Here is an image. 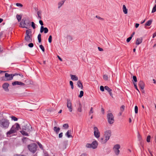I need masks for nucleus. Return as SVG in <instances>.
I'll return each mask as SVG.
<instances>
[{
	"instance_id": "f257e3e1",
	"label": "nucleus",
	"mask_w": 156,
	"mask_h": 156,
	"mask_svg": "<svg viewBox=\"0 0 156 156\" xmlns=\"http://www.w3.org/2000/svg\"><path fill=\"white\" fill-rule=\"evenodd\" d=\"M20 128L19 124L18 123H16L13 125L6 133L7 136L8 137H10L13 135V134L16 133Z\"/></svg>"
},
{
	"instance_id": "f03ea898",
	"label": "nucleus",
	"mask_w": 156,
	"mask_h": 156,
	"mask_svg": "<svg viewBox=\"0 0 156 156\" xmlns=\"http://www.w3.org/2000/svg\"><path fill=\"white\" fill-rule=\"evenodd\" d=\"M9 120L6 119H2L0 120V126L2 128H7L9 126Z\"/></svg>"
},
{
	"instance_id": "7ed1b4c3",
	"label": "nucleus",
	"mask_w": 156,
	"mask_h": 156,
	"mask_svg": "<svg viewBox=\"0 0 156 156\" xmlns=\"http://www.w3.org/2000/svg\"><path fill=\"white\" fill-rule=\"evenodd\" d=\"M28 148L31 152L34 153L37 151V146L35 144L33 143L28 145Z\"/></svg>"
},
{
	"instance_id": "20e7f679",
	"label": "nucleus",
	"mask_w": 156,
	"mask_h": 156,
	"mask_svg": "<svg viewBox=\"0 0 156 156\" xmlns=\"http://www.w3.org/2000/svg\"><path fill=\"white\" fill-rule=\"evenodd\" d=\"M20 25L22 27L28 29L30 26V22L23 20L20 23Z\"/></svg>"
},
{
	"instance_id": "39448f33",
	"label": "nucleus",
	"mask_w": 156,
	"mask_h": 156,
	"mask_svg": "<svg viewBox=\"0 0 156 156\" xmlns=\"http://www.w3.org/2000/svg\"><path fill=\"white\" fill-rule=\"evenodd\" d=\"M108 121L109 123L112 124L114 121L113 115L112 113H109L107 115Z\"/></svg>"
},
{
	"instance_id": "423d86ee",
	"label": "nucleus",
	"mask_w": 156,
	"mask_h": 156,
	"mask_svg": "<svg viewBox=\"0 0 156 156\" xmlns=\"http://www.w3.org/2000/svg\"><path fill=\"white\" fill-rule=\"evenodd\" d=\"M26 35L25 39H29L33 38L31 32L30 30H27L26 32Z\"/></svg>"
},
{
	"instance_id": "0eeeda50",
	"label": "nucleus",
	"mask_w": 156,
	"mask_h": 156,
	"mask_svg": "<svg viewBox=\"0 0 156 156\" xmlns=\"http://www.w3.org/2000/svg\"><path fill=\"white\" fill-rule=\"evenodd\" d=\"M120 148V146L119 144L115 145L113 147V150L117 155L119 154V153L120 151L119 149Z\"/></svg>"
},
{
	"instance_id": "6e6552de",
	"label": "nucleus",
	"mask_w": 156,
	"mask_h": 156,
	"mask_svg": "<svg viewBox=\"0 0 156 156\" xmlns=\"http://www.w3.org/2000/svg\"><path fill=\"white\" fill-rule=\"evenodd\" d=\"M94 129L95 136L97 138H99L100 136V133L98 128L96 127H94Z\"/></svg>"
},
{
	"instance_id": "1a4fd4ad",
	"label": "nucleus",
	"mask_w": 156,
	"mask_h": 156,
	"mask_svg": "<svg viewBox=\"0 0 156 156\" xmlns=\"http://www.w3.org/2000/svg\"><path fill=\"white\" fill-rule=\"evenodd\" d=\"M5 76L6 78V80H12L13 78V75L12 74H9L8 73H5Z\"/></svg>"
},
{
	"instance_id": "9d476101",
	"label": "nucleus",
	"mask_w": 156,
	"mask_h": 156,
	"mask_svg": "<svg viewBox=\"0 0 156 156\" xmlns=\"http://www.w3.org/2000/svg\"><path fill=\"white\" fill-rule=\"evenodd\" d=\"M111 135V132L110 131L108 130L105 133L104 136L105 137L108 138V139H109Z\"/></svg>"
},
{
	"instance_id": "9b49d317",
	"label": "nucleus",
	"mask_w": 156,
	"mask_h": 156,
	"mask_svg": "<svg viewBox=\"0 0 156 156\" xmlns=\"http://www.w3.org/2000/svg\"><path fill=\"white\" fill-rule=\"evenodd\" d=\"M12 84L13 86H15L16 85H20L21 86H24L25 85V84L24 83L18 81H15L12 82Z\"/></svg>"
},
{
	"instance_id": "f8f14e48",
	"label": "nucleus",
	"mask_w": 156,
	"mask_h": 156,
	"mask_svg": "<svg viewBox=\"0 0 156 156\" xmlns=\"http://www.w3.org/2000/svg\"><path fill=\"white\" fill-rule=\"evenodd\" d=\"M67 105L69 111L71 112L72 111L73 109L72 107V104L70 101L69 100L67 101Z\"/></svg>"
},
{
	"instance_id": "ddd939ff",
	"label": "nucleus",
	"mask_w": 156,
	"mask_h": 156,
	"mask_svg": "<svg viewBox=\"0 0 156 156\" xmlns=\"http://www.w3.org/2000/svg\"><path fill=\"white\" fill-rule=\"evenodd\" d=\"M43 31L45 33H46L48 32V29L47 28H44L43 26H41V27L40 32L41 33H42Z\"/></svg>"
},
{
	"instance_id": "4468645a",
	"label": "nucleus",
	"mask_w": 156,
	"mask_h": 156,
	"mask_svg": "<svg viewBox=\"0 0 156 156\" xmlns=\"http://www.w3.org/2000/svg\"><path fill=\"white\" fill-rule=\"evenodd\" d=\"M108 140V138L105 137V136H104L101 139V142L102 144H105Z\"/></svg>"
},
{
	"instance_id": "2eb2a0df",
	"label": "nucleus",
	"mask_w": 156,
	"mask_h": 156,
	"mask_svg": "<svg viewBox=\"0 0 156 156\" xmlns=\"http://www.w3.org/2000/svg\"><path fill=\"white\" fill-rule=\"evenodd\" d=\"M91 147L93 148H95L98 145V143L96 141H94L91 144Z\"/></svg>"
},
{
	"instance_id": "dca6fc26",
	"label": "nucleus",
	"mask_w": 156,
	"mask_h": 156,
	"mask_svg": "<svg viewBox=\"0 0 156 156\" xmlns=\"http://www.w3.org/2000/svg\"><path fill=\"white\" fill-rule=\"evenodd\" d=\"M9 86V84L8 83H4L2 86L3 88L5 90H8V87Z\"/></svg>"
},
{
	"instance_id": "f3484780",
	"label": "nucleus",
	"mask_w": 156,
	"mask_h": 156,
	"mask_svg": "<svg viewBox=\"0 0 156 156\" xmlns=\"http://www.w3.org/2000/svg\"><path fill=\"white\" fill-rule=\"evenodd\" d=\"M26 130V129H23V130L20 131V132L23 135L28 136V134Z\"/></svg>"
},
{
	"instance_id": "a211bd4d",
	"label": "nucleus",
	"mask_w": 156,
	"mask_h": 156,
	"mask_svg": "<svg viewBox=\"0 0 156 156\" xmlns=\"http://www.w3.org/2000/svg\"><path fill=\"white\" fill-rule=\"evenodd\" d=\"M139 85L140 87L142 89H143L144 87V83L142 81H140L139 82Z\"/></svg>"
},
{
	"instance_id": "6ab92c4d",
	"label": "nucleus",
	"mask_w": 156,
	"mask_h": 156,
	"mask_svg": "<svg viewBox=\"0 0 156 156\" xmlns=\"http://www.w3.org/2000/svg\"><path fill=\"white\" fill-rule=\"evenodd\" d=\"M125 108V106L124 105H122L121 107L120 108V112L118 114L119 116H121L122 115V112L124 110Z\"/></svg>"
},
{
	"instance_id": "aec40b11",
	"label": "nucleus",
	"mask_w": 156,
	"mask_h": 156,
	"mask_svg": "<svg viewBox=\"0 0 156 156\" xmlns=\"http://www.w3.org/2000/svg\"><path fill=\"white\" fill-rule=\"evenodd\" d=\"M122 9L123 12L125 14H127L128 13V9L126 8V7L125 5H123Z\"/></svg>"
},
{
	"instance_id": "412c9836",
	"label": "nucleus",
	"mask_w": 156,
	"mask_h": 156,
	"mask_svg": "<svg viewBox=\"0 0 156 156\" xmlns=\"http://www.w3.org/2000/svg\"><path fill=\"white\" fill-rule=\"evenodd\" d=\"M71 79L73 80H78V77L75 75H70Z\"/></svg>"
},
{
	"instance_id": "4be33fe9",
	"label": "nucleus",
	"mask_w": 156,
	"mask_h": 156,
	"mask_svg": "<svg viewBox=\"0 0 156 156\" xmlns=\"http://www.w3.org/2000/svg\"><path fill=\"white\" fill-rule=\"evenodd\" d=\"M77 84L78 86L79 87H80V88L81 89H83V86L82 85V83H81V82H80V80H79L77 82Z\"/></svg>"
},
{
	"instance_id": "5701e85b",
	"label": "nucleus",
	"mask_w": 156,
	"mask_h": 156,
	"mask_svg": "<svg viewBox=\"0 0 156 156\" xmlns=\"http://www.w3.org/2000/svg\"><path fill=\"white\" fill-rule=\"evenodd\" d=\"M152 22V20H150L148 21H147L145 23V26H150Z\"/></svg>"
},
{
	"instance_id": "b1692460",
	"label": "nucleus",
	"mask_w": 156,
	"mask_h": 156,
	"mask_svg": "<svg viewBox=\"0 0 156 156\" xmlns=\"http://www.w3.org/2000/svg\"><path fill=\"white\" fill-rule=\"evenodd\" d=\"M65 1L62 0L59 2L58 3V8H59L64 4Z\"/></svg>"
},
{
	"instance_id": "393cba45",
	"label": "nucleus",
	"mask_w": 156,
	"mask_h": 156,
	"mask_svg": "<svg viewBox=\"0 0 156 156\" xmlns=\"http://www.w3.org/2000/svg\"><path fill=\"white\" fill-rule=\"evenodd\" d=\"M54 131L56 132V133H58L60 130V129L59 127H54Z\"/></svg>"
},
{
	"instance_id": "a878e982",
	"label": "nucleus",
	"mask_w": 156,
	"mask_h": 156,
	"mask_svg": "<svg viewBox=\"0 0 156 156\" xmlns=\"http://www.w3.org/2000/svg\"><path fill=\"white\" fill-rule=\"evenodd\" d=\"M77 111L80 112H81L82 111V105L80 104H79V107L77 109Z\"/></svg>"
},
{
	"instance_id": "bb28decb",
	"label": "nucleus",
	"mask_w": 156,
	"mask_h": 156,
	"mask_svg": "<svg viewBox=\"0 0 156 156\" xmlns=\"http://www.w3.org/2000/svg\"><path fill=\"white\" fill-rule=\"evenodd\" d=\"M71 131L68 130L66 133V135L68 137H71V136L70 135V132Z\"/></svg>"
},
{
	"instance_id": "cd10ccee",
	"label": "nucleus",
	"mask_w": 156,
	"mask_h": 156,
	"mask_svg": "<svg viewBox=\"0 0 156 156\" xmlns=\"http://www.w3.org/2000/svg\"><path fill=\"white\" fill-rule=\"evenodd\" d=\"M142 42V40H137L136 42V44L138 45L141 43Z\"/></svg>"
},
{
	"instance_id": "c85d7f7f",
	"label": "nucleus",
	"mask_w": 156,
	"mask_h": 156,
	"mask_svg": "<svg viewBox=\"0 0 156 156\" xmlns=\"http://www.w3.org/2000/svg\"><path fill=\"white\" fill-rule=\"evenodd\" d=\"M156 11V5H155L152 8L151 13H153Z\"/></svg>"
},
{
	"instance_id": "c756f323",
	"label": "nucleus",
	"mask_w": 156,
	"mask_h": 156,
	"mask_svg": "<svg viewBox=\"0 0 156 156\" xmlns=\"http://www.w3.org/2000/svg\"><path fill=\"white\" fill-rule=\"evenodd\" d=\"M16 17L19 22L21 20L22 18L21 16L17 15L16 16Z\"/></svg>"
},
{
	"instance_id": "7c9ffc66",
	"label": "nucleus",
	"mask_w": 156,
	"mask_h": 156,
	"mask_svg": "<svg viewBox=\"0 0 156 156\" xmlns=\"http://www.w3.org/2000/svg\"><path fill=\"white\" fill-rule=\"evenodd\" d=\"M105 89L107 90L108 92H110L112 91V90L109 88L108 86H106L105 87Z\"/></svg>"
},
{
	"instance_id": "2f4dec72",
	"label": "nucleus",
	"mask_w": 156,
	"mask_h": 156,
	"mask_svg": "<svg viewBox=\"0 0 156 156\" xmlns=\"http://www.w3.org/2000/svg\"><path fill=\"white\" fill-rule=\"evenodd\" d=\"M39 147L42 150L43 149V147L42 146V145L39 142H38L37 143Z\"/></svg>"
},
{
	"instance_id": "473e14b6",
	"label": "nucleus",
	"mask_w": 156,
	"mask_h": 156,
	"mask_svg": "<svg viewBox=\"0 0 156 156\" xmlns=\"http://www.w3.org/2000/svg\"><path fill=\"white\" fill-rule=\"evenodd\" d=\"M11 118L12 120H13L14 121H16L18 120V119L16 117L14 116H11Z\"/></svg>"
},
{
	"instance_id": "72a5a7b5",
	"label": "nucleus",
	"mask_w": 156,
	"mask_h": 156,
	"mask_svg": "<svg viewBox=\"0 0 156 156\" xmlns=\"http://www.w3.org/2000/svg\"><path fill=\"white\" fill-rule=\"evenodd\" d=\"M151 136L150 135H148L147 136V142H150Z\"/></svg>"
},
{
	"instance_id": "f704fd0d",
	"label": "nucleus",
	"mask_w": 156,
	"mask_h": 156,
	"mask_svg": "<svg viewBox=\"0 0 156 156\" xmlns=\"http://www.w3.org/2000/svg\"><path fill=\"white\" fill-rule=\"evenodd\" d=\"M83 95V91H81L80 92V94L79 96V97L81 98Z\"/></svg>"
},
{
	"instance_id": "c9c22d12",
	"label": "nucleus",
	"mask_w": 156,
	"mask_h": 156,
	"mask_svg": "<svg viewBox=\"0 0 156 156\" xmlns=\"http://www.w3.org/2000/svg\"><path fill=\"white\" fill-rule=\"evenodd\" d=\"M37 15H38V18L40 19H41V12L39 11H38L37 12Z\"/></svg>"
},
{
	"instance_id": "e433bc0d",
	"label": "nucleus",
	"mask_w": 156,
	"mask_h": 156,
	"mask_svg": "<svg viewBox=\"0 0 156 156\" xmlns=\"http://www.w3.org/2000/svg\"><path fill=\"white\" fill-rule=\"evenodd\" d=\"M63 127L67 129L69 127V125L68 124H65L63 125Z\"/></svg>"
},
{
	"instance_id": "4c0bfd02",
	"label": "nucleus",
	"mask_w": 156,
	"mask_h": 156,
	"mask_svg": "<svg viewBox=\"0 0 156 156\" xmlns=\"http://www.w3.org/2000/svg\"><path fill=\"white\" fill-rule=\"evenodd\" d=\"M71 86V88L73 89V83L72 81H70L69 82Z\"/></svg>"
},
{
	"instance_id": "58836bf2",
	"label": "nucleus",
	"mask_w": 156,
	"mask_h": 156,
	"mask_svg": "<svg viewBox=\"0 0 156 156\" xmlns=\"http://www.w3.org/2000/svg\"><path fill=\"white\" fill-rule=\"evenodd\" d=\"M138 108L137 106H136L135 107V111L136 113H138Z\"/></svg>"
},
{
	"instance_id": "ea45409f",
	"label": "nucleus",
	"mask_w": 156,
	"mask_h": 156,
	"mask_svg": "<svg viewBox=\"0 0 156 156\" xmlns=\"http://www.w3.org/2000/svg\"><path fill=\"white\" fill-rule=\"evenodd\" d=\"M40 47L43 52L44 51V48L42 45H40Z\"/></svg>"
},
{
	"instance_id": "a19ab883",
	"label": "nucleus",
	"mask_w": 156,
	"mask_h": 156,
	"mask_svg": "<svg viewBox=\"0 0 156 156\" xmlns=\"http://www.w3.org/2000/svg\"><path fill=\"white\" fill-rule=\"evenodd\" d=\"M93 109L92 107L91 108L89 112V114L90 115L93 113Z\"/></svg>"
},
{
	"instance_id": "79ce46f5",
	"label": "nucleus",
	"mask_w": 156,
	"mask_h": 156,
	"mask_svg": "<svg viewBox=\"0 0 156 156\" xmlns=\"http://www.w3.org/2000/svg\"><path fill=\"white\" fill-rule=\"evenodd\" d=\"M31 26L34 29L35 28V24L34 22H31Z\"/></svg>"
},
{
	"instance_id": "37998d69",
	"label": "nucleus",
	"mask_w": 156,
	"mask_h": 156,
	"mask_svg": "<svg viewBox=\"0 0 156 156\" xmlns=\"http://www.w3.org/2000/svg\"><path fill=\"white\" fill-rule=\"evenodd\" d=\"M103 78L105 80H108V77L106 75H104Z\"/></svg>"
},
{
	"instance_id": "c03bdc74",
	"label": "nucleus",
	"mask_w": 156,
	"mask_h": 156,
	"mask_svg": "<svg viewBox=\"0 0 156 156\" xmlns=\"http://www.w3.org/2000/svg\"><path fill=\"white\" fill-rule=\"evenodd\" d=\"M16 5L17 6H20L21 7H22L23 6V5L21 4L20 3H16Z\"/></svg>"
},
{
	"instance_id": "a18cd8bd",
	"label": "nucleus",
	"mask_w": 156,
	"mask_h": 156,
	"mask_svg": "<svg viewBox=\"0 0 156 156\" xmlns=\"http://www.w3.org/2000/svg\"><path fill=\"white\" fill-rule=\"evenodd\" d=\"M28 46L30 48H32L34 46V44L32 43H30L28 44Z\"/></svg>"
},
{
	"instance_id": "49530a36",
	"label": "nucleus",
	"mask_w": 156,
	"mask_h": 156,
	"mask_svg": "<svg viewBox=\"0 0 156 156\" xmlns=\"http://www.w3.org/2000/svg\"><path fill=\"white\" fill-rule=\"evenodd\" d=\"M100 89L102 91H104V87L103 86H101L100 87Z\"/></svg>"
},
{
	"instance_id": "de8ad7c7",
	"label": "nucleus",
	"mask_w": 156,
	"mask_h": 156,
	"mask_svg": "<svg viewBox=\"0 0 156 156\" xmlns=\"http://www.w3.org/2000/svg\"><path fill=\"white\" fill-rule=\"evenodd\" d=\"M86 147H91V144H87L86 145Z\"/></svg>"
},
{
	"instance_id": "09e8293b",
	"label": "nucleus",
	"mask_w": 156,
	"mask_h": 156,
	"mask_svg": "<svg viewBox=\"0 0 156 156\" xmlns=\"http://www.w3.org/2000/svg\"><path fill=\"white\" fill-rule=\"evenodd\" d=\"M133 79L134 80V81L136 82L137 81V78L135 76H133Z\"/></svg>"
},
{
	"instance_id": "8fccbe9b",
	"label": "nucleus",
	"mask_w": 156,
	"mask_h": 156,
	"mask_svg": "<svg viewBox=\"0 0 156 156\" xmlns=\"http://www.w3.org/2000/svg\"><path fill=\"white\" fill-rule=\"evenodd\" d=\"M14 156H27L26 155H25L15 154L14 155Z\"/></svg>"
},
{
	"instance_id": "3c124183",
	"label": "nucleus",
	"mask_w": 156,
	"mask_h": 156,
	"mask_svg": "<svg viewBox=\"0 0 156 156\" xmlns=\"http://www.w3.org/2000/svg\"><path fill=\"white\" fill-rule=\"evenodd\" d=\"M134 87H135V88L138 91H139L138 89L137 88V86H136V83H134Z\"/></svg>"
},
{
	"instance_id": "603ef678",
	"label": "nucleus",
	"mask_w": 156,
	"mask_h": 156,
	"mask_svg": "<svg viewBox=\"0 0 156 156\" xmlns=\"http://www.w3.org/2000/svg\"><path fill=\"white\" fill-rule=\"evenodd\" d=\"M39 23L42 26L43 25V21L42 20H39Z\"/></svg>"
},
{
	"instance_id": "864d4df0",
	"label": "nucleus",
	"mask_w": 156,
	"mask_h": 156,
	"mask_svg": "<svg viewBox=\"0 0 156 156\" xmlns=\"http://www.w3.org/2000/svg\"><path fill=\"white\" fill-rule=\"evenodd\" d=\"M62 136V133H60L59 134V138H61Z\"/></svg>"
},
{
	"instance_id": "5fc2aeb1",
	"label": "nucleus",
	"mask_w": 156,
	"mask_h": 156,
	"mask_svg": "<svg viewBox=\"0 0 156 156\" xmlns=\"http://www.w3.org/2000/svg\"><path fill=\"white\" fill-rule=\"evenodd\" d=\"M139 25V24L137 23H136L135 24V27L136 28H137L138 27Z\"/></svg>"
},
{
	"instance_id": "6e6d98bb",
	"label": "nucleus",
	"mask_w": 156,
	"mask_h": 156,
	"mask_svg": "<svg viewBox=\"0 0 156 156\" xmlns=\"http://www.w3.org/2000/svg\"><path fill=\"white\" fill-rule=\"evenodd\" d=\"M96 17H97V18H98V19H100V20H103V19L99 16H96Z\"/></svg>"
},
{
	"instance_id": "4d7b16f0",
	"label": "nucleus",
	"mask_w": 156,
	"mask_h": 156,
	"mask_svg": "<svg viewBox=\"0 0 156 156\" xmlns=\"http://www.w3.org/2000/svg\"><path fill=\"white\" fill-rule=\"evenodd\" d=\"M98 49L100 51H102L103 50L102 48H101L100 47H98Z\"/></svg>"
},
{
	"instance_id": "13d9d810",
	"label": "nucleus",
	"mask_w": 156,
	"mask_h": 156,
	"mask_svg": "<svg viewBox=\"0 0 156 156\" xmlns=\"http://www.w3.org/2000/svg\"><path fill=\"white\" fill-rule=\"evenodd\" d=\"M41 34H39L38 36V37H37L38 39H41Z\"/></svg>"
},
{
	"instance_id": "bf43d9fd",
	"label": "nucleus",
	"mask_w": 156,
	"mask_h": 156,
	"mask_svg": "<svg viewBox=\"0 0 156 156\" xmlns=\"http://www.w3.org/2000/svg\"><path fill=\"white\" fill-rule=\"evenodd\" d=\"M57 57L61 61H62V59L58 56V55L57 56Z\"/></svg>"
},
{
	"instance_id": "052dcab7",
	"label": "nucleus",
	"mask_w": 156,
	"mask_h": 156,
	"mask_svg": "<svg viewBox=\"0 0 156 156\" xmlns=\"http://www.w3.org/2000/svg\"><path fill=\"white\" fill-rule=\"evenodd\" d=\"M80 156H87L86 154H82L80 155Z\"/></svg>"
},
{
	"instance_id": "680f3d73",
	"label": "nucleus",
	"mask_w": 156,
	"mask_h": 156,
	"mask_svg": "<svg viewBox=\"0 0 156 156\" xmlns=\"http://www.w3.org/2000/svg\"><path fill=\"white\" fill-rule=\"evenodd\" d=\"M101 111L102 112L103 114L104 113V110L103 108H102L101 109Z\"/></svg>"
},
{
	"instance_id": "e2e57ef3",
	"label": "nucleus",
	"mask_w": 156,
	"mask_h": 156,
	"mask_svg": "<svg viewBox=\"0 0 156 156\" xmlns=\"http://www.w3.org/2000/svg\"><path fill=\"white\" fill-rule=\"evenodd\" d=\"M156 36V33H154L153 35V38H155V37Z\"/></svg>"
},
{
	"instance_id": "0e129e2a",
	"label": "nucleus",
	"mask_w": 156,
	"mask_h": 156,
	"mask_svg": "<svg viewBox=\"0 0 156 156\" xmlns=\"http://www.w3.org/2000/svg\"><path fill=\"white\" fill-rule=\"evenodd\" d=\"M149 152L150 153V154L151 156H153L151 151L150 150H149Z\"/></svg>"
},
{
	"instance_id": "69168bd1",
	"label": "nucleus",
	"mask_w": 156,
	"mask_h": 156,
	"mask_svg": "<svg viewBox=\"0 0 156 156\" xmlns=\"http://www.w3.org/2000/svg\"><path fill=\"white\" fill-rule=\"evenodd\" d=\"M109 94L110 95V96H111L112 97H113L112 94L111 92V91H110V92H109Z\"/></svg>"
},
{
	"instance_id": "338daca9",
	"label": "nucleus",
	"mask_w": 156,
	"mask_h": 156,
	"mask_svg": "<svg viewBox=\"0 0 156 156\" xmlns=\"http://www.w3.org/2000/svg\"><path fill=\"white\" fill-rule=\"evenodd\" d=\"M3 21V19L0 18V23H2Z\"/></svg>"
},
{
	"instance_id": "774afa93",
	"label": "nucleus",
	"mask_w": 156,
	"mask_h": 156,
	"mask_svg": "<svg viewBox=\"0 0 156 156\" xmlns=\"http://www.w3.org/2000/svg\"><path fill=\"white\" fill-rule=\"evenodd\" d=\"M135 34V33L134 32H133L132 34L131 35V36L132 37H133V36L134 35V34Z\"/></svg>"
}]
</instances>
